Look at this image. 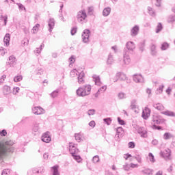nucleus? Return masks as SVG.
Segmentation results:
<instances>
[{
    "instance_id": "42",
    "label": "nucleus",
    "mask_w": 175,
    "mask_h": 175,
    "mask_svg": "<svg viewBox=\"0 0 175 175\" xmlns=\"http://www.w3.org/2000/svg\"><path fill=\"white\" fill-rule=\"evenodd\" d=\"M103 121L105 124H107V125H111V121H113V120H111V118H106L103 119Z\"/></svg>"
},
{
    "instance_id": "19",
    "label": "nucleus",
    "mask_w": 175,
    "mask_h": 175,
    "mask_svg": "<svg viewBox=\"0 0 175 175\" xmlns=\"http://www.w3.org/2000/svg\"><path fill=\"white\" fill-rule=\"evenodd\" d=\"M139 135H141L142 137H147V131L144 129V127H140L137 130Z\"/></svg>"
},
{
    "instance_id": "3",
    "label": "nucleus",
    "mask_w": 175,
    "mask_h": 175,
    "mask_svg": "<svg viewBox=\"0 0 175 175\" xmlns=\"http://www.w3.org/2000/svg\"><path fill=\"white\" fill-rule=\"evenodd\" d=\"M90 35H91V31L90 29H85L83 30L81 36L83 43H88L90 42Z\"/></svg>"
},
{
    "instance_id": "43",
    "label": "nucleus",
    "mask_w": 175,
    "mask_h": 175,
    "mask_svg": "<svg viewBox=\"0 0 175 175\" xmlns=\"http://www.w3.org/2000/svg\"><path fill=\"white\" fill-rule=\"evenodd\" d=\"M21 80H23V76L21 75H17L14 78V81L15 83H18V81H21Z\"/></svg>"
},
{
    "instance_id": "5",
    "label": "nucleus",
    "mask_w": 175,
    "mask_h": 175,
    "mask_svg": "<svg viewBox=\"0 0 175 175\" xmlns=\"http://www.w3.org/2000/svg\"><path fill=\"white\" fill-rule=\"evenodd\" d=\"M115 131H116L115 139L117 142H120V139L124 136V129L122 127H118L115 129Z\"/></svg>"
},
{
    "instance_id": "6",
    "label": "nucleus",
    "mask_w": 175,
    "mask_h": 175,
    "mask_svg": "<svg viewBox=\"0 0 175 175\" xmlns=\"http://www.w3.org/2000/svg\"><path fill=\"white\" fill-rule=\"evenodd\" d=\"M77 18L79 23H83L85 18H87V13L85 10L78 12L77 15Z\"/></svg>"
},
{
    "instance_id": "62",
    "label": "nucleus",
    "mask_w": 175,
    "mask_h": 175,
    "mask_svg": "<svg viewBox=\"0 0 175 175\" xmlns=\"http://www.w3.org/2000/svg\"><path fill=\"white\" fill-rule=\"evenodd\" d=\"M152 129H157V131H161L162 129V126H157L156 124L152 125Z\"/></svg>"
},
{
    "instance_id": "59",
    "label": "nucleus",
    "mask_w": 175,
    "mask_h": 175,
    "mask_svg": "<svg viewBox=\"0 0 175 175\" xmlns=\"http://www.w3.org/2000/svg\"><path fill=\"white\" fill-rule=\"evenodd\" d=\"M68 61L70 62V64L72 65V64H75V62L76 61L75 59V56L72 55L69 59Z\"/></svg>"
},
{
    "instance_id": "56",
    "label": "nucleus",
    "mask_w": 175,
    "mask_h": 175,
    "mask_svg": "<svg viewBox=\"0 0 175 175\" xmlns=\"http://www.w3.org/2000/svg\"><path fill=\"white\" fill-rule=\"evenodd\" d=\"M123 169L124 170H125V172H129L131 167L128 163H126L125 165H123Z\"/></svg>"
},
{
    "instance_id": "53",
    "label": "nucleus",
    "mask_w": 175,
    "mask_h": 175,
    "mask_svg": "<svg viewBox=\"0 0 175 175\" xmlns=\"http://www.w3.org/2000/svg\"><path fill=\"white\" fill-rule=\"evenodd\" d=\"M96 113L95 109H89L88 111V116H94Z\"/></svg>"
},
{
    "instance_id": "13",
    "label": "nucleus",
    "mask_w": 175,
    "mask_h": 175,
    "mask_svg": "<svg viewBox=\"0 0 175 175\" xmlns=\"http://www.w3.org/2000/svg\"><path fill=\"white\" fill-rule=\"evenodd\" d=\"M133 81L135 83H144V78L142 75H133Z\"/></svg>"
},
{
    "instance_id": "37",
    "label": "nucleus",
    "mask_w": 175,
    "mask_h": 175,
    "mask_svg": "<svg viewBox=\"0 0 175 175\" xmlns=\"http://www.w3.org/2000/svg\"><path fill=\"white\" fill-rule=\"evenodd\" d=\"M35 73L36 75L40 76L42 75H43V68H38L36 70H35Z\"/></svg>"
},
{
    "instance_id": "27",
    "label": "nucleus",
    "mask_w": 175,
    "mask_h": 175,
    "mask_svg": "<svg viewBox=\"0 0 175 175\" xmlns=\"http://www.w3.org/2000/svg\"><path fill=\"white\" fill-rule=\"evenodd\" d=\"M142 173H143V174H146V175H152V172H154V170H152V169H145L141 171Z\"/></svg>"
},
{
    "instance_id": "26",
    "label": "nucleus",
    "mask_w": 175,
    "mask_h": 175,
    "mask_svg": "<svg viewBox=\"0 0 175 175\" xmlns=\"http://www.w3.org/2000/svg\"><path fill=\"white\" fill-rule=\"evenodd\" d=\"M153 107L157 109V110L162 111L165 109V107L161 103H157L153 105Z\"/></svg>"
},
{
    "instance_id": "46",
    "label": "nucleus",
    "mask_w": 175,
    "mask_h": 175,
    "mask_svg": "<svg viewBox=\"0 0 175 175\" xmlns=\"http://www.w3.org/2000/svg\"><path fill=\"white\" fill-rule=\"evenodd\" d=\"M136 99H133L131 100V107L132 109V110H134V109H136Z\"/></svg>"
},
{
    "instance_id": "60",
    "label": "nucleus",
    "mask_w": 175,
    "mask_h": 175,
    "mask_svg": "<svg viewBox=\"0 0 175 175\" xmlns=\"http://www.w3.org/2000/svg\"><path fill=\"white\" fill-rule=\"evenodd\" d=\"M107 89V86H102L100 89H98V92H105V91H106V90Z\"/></svg>"
},
{
    "instance_id": "28",
    "label": "nucleus",
    "mask_w": 175,
    "mask_h": 175,
    "mask_svg": "<svg viewBox=\"0 0 175 175\" xmlns=\"http://www.w3.org/2000/svg\"><path fill=\"white\" fill-rule=\"evenodd\" d=\"M138 47L139 51L143 53L144 51V48L146 47V42L143 41L139 43Z\"/></svg>"
},
{
    "instance_id": "63",
    "label": "nucleus",
    "mask_w": 175,
    "mask_h": 175,
    "mask_svg": "<svg viewBox=\"0 0 175 175\" xmlns=\"http://www.w3.org/2000/svg\"><path fill=\"white\" fill-rule=\"evenodd\" d=\"M8 135V132L5 129H3L1 131H0V136H6Z\"/></svg>"
},
{
    "instance_id": "47",
    "label": "nucleus",
    "mask_w": 175,
    "mask_h": 175,
    "mask_svg": "<svg viewBox=\"0 0 175 175\" xmlns=\"http://www.w3.org/2000/svg\"><path fill=\"white\" fill-rule=\"evenodd\" d=\"M72 157H73L74 159H75L77 162H81V157H80L79 155L72 154Z\"/></svg>"
},
{
    "instance_id": "20",
    "label": "nucleus",
    "mask_w": 175,
    "mask_h": 175,
    "mask_svg": "<svg viewBox=\"0 0 175 175\" xmlns=\"http://www.w3.org/2000/svg\"><path fill=\"white\" fill-rule=\"evenodd\" d=\"M160 155L161 157H162V158H170L171 154H170V150H164L163 152H160Z\"/></svg>"
},
{
    "instance_id": "11",
    "label": "nucleus",
    "mask_w": 175,
    "mask_h": 175,
    "mask_svg": "<svg viewBox=\"0 0 175 175\" xmlns=\"http://www.w3.org/2000/svg\"><path fill=\"white\" fill-rule=\"evenodd\" d=\"M49 133H50L46 132L44 135H42L41 140L44 143H50V142H51V137H50V135Z\"/></svg>"
},
{
    "instance_id": "48",
    "label": "nucleus",
    "mask_w": 175,
    "mask_h": 175,
    "mask_svg": "<svg viewBox=\"0 0 175 175\" xmlns=\"http://www.w3.org/2000/svg\"><path fill=\"white\" fill-rule=\"evenodd\" d=\"M170 137H172V134H170V133H165L163 135V139L165 140H169V139H170Z\"/></svg>"
},
{
    "instance_id": "4",
    "label": "nucleus",
    "mask_w": 175,
    "mask_h": 175,
    "mask_svg": "<svg viewBox=\"0 0 175 175\" xmlns=\"http://www.w3.org/2000/svg\"><path fill=\"white\" fill-rule=\"evenodd\" d=\"M123 64L124 65H129L131 64V57L129 56V51L125 49L123 52Z\"/></svg>"
},
{
    "instance_id": "10",
    "label": "nucleus",
    "mask_w": 175,
    "mask_h": 175,
    "mask_svg": "<svg viewBox=\"0 0 175 175\" xmlns=\"http://www.w3.org/2000/svg\"><path fill=\"white\" fill-rule=\"evenodd\" d=\"M69 151L71 155H75V154H77V152H79V150L73 143L69 144Z\"/></svg>"
},
{
    "instance_id": "30",
    "label": "nucleus",
    "mask_w": 175,
    "mask_h": 175,
    "mask_svg": "<svg viewBox=\"0 0 175 175\" xmlns=\"http://www.w3.org/2000/svg\"><path fill=\"white\" fill-rule=\"evenodd\" d=\"M113 62H114V59H113L111 53H109V55H108L107 64V65H111L113 64Z\"/></svg>"
},
{
    "instance_id": "8",
    "label": "nucleus",
    "mask_w": 175,
    "mask_h": 175,
    "mask_svg": "<svg viewBox=\"0 0 175 175\" xmlns=\"http://www.w3.org/2000/svg\"><path fill=\"white\" fill-rule=\"evenodd\" d=\"M150 114H151V109L146 107L142 111V117L144 118V120H148V117H150Z\"/></svg>"
},
{
    "instance_id": "36",
    "label": "nucleus",
    "mask_w": 175,
    "mask_h": 175,
    "mask_svg": "<svg viewBox=\"0 0 175 175\" xmlns=\"http://www.w3.org/2000/svg\"><path fill=\"white\" fill-rule=\"evenodd\" d=\"M40 27V25L39 23H37L32 29L33 33H37L38 31H39Z\"/></svg>"
},
{
    "instance_id": "29",
    "label": "nucleus",
    "mask_w": 175,
    "mask_h": 175,
    "mask_svg": "<svg viewBox=\"0 0 175 175\" xmlns=\"http://www.w3.org/2000/svg\"><path fill=\"white\" fill-rule=\"evenodd\" d=\"M59 167L58 165H54L51 167L53 170V175H59V172L58 171V168Z\"/></svg>"
},
{
    "instance_id": "58",
    "label": "nucleus",
    "mask_w": 175,
    "mask_h": 175,
    "mask_svg": "<svg viewBox=\"0 0 175 175\" xmlns=\"http://www.w3.org/2000/svg\"><path fill=\"white\" fill-rule=\"evenodd\" d=\"M88 12L90 16H92V14L94 13V7H89L88 9Z\"/></svg>"
},
{
    "instance_id": "7",
    "label": "nucleus",
    "mask_w": 175,
    "mask_h": 175,
    "mask_svg": "<svg viewBox=\"0 0 175 175\" xmlns=\"http://www.w3.org/2000/svg\"><path fill=\"white\" fill-rule=\"evenodd\" d=\"M126 49H124V50H127V51H133V50L136 49V45L134 42L129 41L126 44Z\"/></svg>"
},
{
    "instance_id": "22",
    "label": "nucleus",
    "mask_w": 175,
    "mask_h": 175,
    "mask_svg": "<svg viewBox=\"0 0 175 175\" xmlns=\"http://www.w3.org/2000/svg\"><path fill=\"white\" fill-rule=\"evenodd\" d=\"M111 12V8H110V7L105 8L103 11V16H104V17H107V16L110 14Z\"/></svg>"
},
{
    "instance_id": "18",
    "label": "nucleus",
    "mask_w": 175,
    "mask_h": 175,
    "mask_svg": "<svg viewBox=\"0 0 175 175\" xmlns=\"http://www.w3.org/2000/svg\"><path fill=\"white\" fill-rule=\"evenodd\" d=\"M93 81H94L96 85L100 86L102 84L100 82V77L98 75H94L92 76Z\"/></svg>"
},
{
    "instance_id": "2",
    "label": "nucleus",
    "mask_w": 175,
    "mask_h": 175,
    "mask_svg": "<svg viewBox=\"0 0 175 175\" xmlns=\"http://www.w3.org/2000/svg\"><path fill=\"white\" fill-rule=\"evenodd\" d=\"M76 94L77 96H88L91 94V85H84L82 87H79L76 90Z\"/></svg>"
},
{
    "instance_id": "45",
    "label": "nucleus",
    "mask_w": 175,
    "mask_h": 175,
    "mask_svg": "<svg viewBox=\"0 0 175 175\" xmlns=\"http://www.w3.org/2000/svg\"><path fill=\"white\" fill-rule=\"evenodd\" d=\"M175 21V15H170L167 18V23H174Z\"/></svg>"
},
{
    "instance_id": "49",
    "label": "nucleus",
    "mask_w": 175,
    "mask_h": 175,
    "mask_svg": "<svg viewBox=\"0 0 175 175\" xmlns=\"http://www.w3.org/2000/svg\"><path fill=\"white\" fill-rule=\"evenodd\" d=\"M118 96L119 99H125V98H126V94L124 92H120L118 94Z\"/></svg>"
},
{
    "instance_id": "34",
    "label": "nucleus",
    "mask_w": 175,
    "mask_h": 175,
    "mask_svg": "<svg viewBox=\"0 0 175 175\" xmlns=\"http://www.w3.org/2000/svg\"><path fill=\"white\" fill-rule=\"evenodd\" d=\"M169 43L167 42H163L162 44H161V50L163 51L165 50H167V49H169Z\"/></svg>"
},
{
    "instance_id": "39",
    "label": "nucleus",
    "mask_w": 175,
    "mask_h": 175,
    "mask_svg": "<svg viewBox=\"0 0 175 175\" xmlns=\"http://www.w3.org/2000/svg\"><path fill=\"white\" fill-rule=\"evenodd\" d=\"M16 5L18 7L19 10H24L25 12H27V8H25V6L21 4V3H17Z\"/></svg>"
},
{
    "instance_id": "64",
    "label": "nucleus",
    "mask_w": 175,
    "mask_h": 175,
    "mask_svg": "<svg viewBox=\"0 0 175 175\" xmlns=\"http://www.w3.org/2000/svg\"><path fill=\"white\" fill-rule=\"evenodd\" d=\"M135 142H131L129 143V148H135Z\"/></svg>"
},
{
    "instance_id": "24",
    "label": "nucleus",
    "mask_w": 175,
    "mask_h": 175,
    "mask_svg": "<svg viewBox=\"0 0 175 175\" xmlns=\"http://www.w3.org/2000/svg\"><path fill=\"white\" fill-rule=\"evenodd\" d=\"M161 114H163L164 116H167V117H175V113L172 111H162Z\"/></svg>"
},
{
    "instance_id": "12",
    "label": "nucleus",
    "mask_w": 175,
    "mask_h": 175,
    "mask_svg": "<svg viewBox=\"0 0 175 175\" xmlns=\"http://www.w3.org/2000/svg\"><path fill=\"white\" fill-rule=\"evenodd\" d=\"M84 77H85V74L84 73V71L78 73L77 79L79 84H84Z\"/></svg>"
},
{
    "instance_id": "33",
    "label": "nucleus",
    "mask_w": 175,
    "mask_h": 175,
    "mask_svg": "<svg viewBox=\"0 0 175 175\" xmlns=\"http://www.w3.org/2000/svg\"><path fill=\"white\" fill-rule=\"evenodd\" d=\"M58 94H59V90H56L50 94V96L52 98H57V96H58Z\"/></svg>"
},
{
    "instance_id": "44",
    "label": "nucleus",
    "mask_w": 175,
    "mask_h": 175,
    "mask_svg": "<svg viewBox=\"0 0 175 175\" xmlns=\"http://www.w3.org/2000/svg\"><path fill=\"white\" fill-rule=\"evenodd\" d=\"M148 11L150 16H152V17L155 16V12L152 10V8L148 7Z\"/></svg>"
},
{
    "instance_id": "52",
    "label": "nucleus",
    "mask_w": 175,
    "mask_h": 175,
    "mask_svg": "<svg viewBox=\"0 0 175 175\" xmlns=\"http://www.w3.org/2000/svg\"><path fill=\"white\" fill-rule=\"evenodd\" d=\"M77 32V27H74L71 29L70 33L72 36L74 35H76V33Z\"/></svg>"
},
{
    "instance_id": "15",
    "label": "nucleus",
    "mask_w": 175,
    "mask_h": 175,
    "mask_svg": "<svg viewBox=\"0 0 175 175\" xmlns=\"http://www.w3.org/2000/svg\"><path fill=\"white\" fill-rule=\"evenodd\" d=\"M32 111L33 114L40 115L43 114V111H44V109L42 108L41 107H34L32 108Z\"/></svg>"
},
{
    "instance_id": "17",
    "label": "nucleus",
    "mask_w": 175,
    "mask_h": 175,
    "mask_svg": "<svg viewBox=\"0 0 175 175\" xmlns=\"http://www.w3.org/2000/svg\"><path fill=\"white\" fill-rule=\"evenodd\" d=\"M139 27L137 25H135L131 30V36L133 37L137 36L139 33Z\"/></svg>"
},
{
    "instance_id": "32",
    "label": "nucleus",
    "mask_w": 175,
    "mask_h": 175,
    "mask_svg": "<svg viewBox=\"0 0 175 175\" xmlns=\"http://www.w3.org/2000/svg\"><path fill=\"white\" fill-rule=\"evenodd\" d=\"M163 28V26H162V23H159L157 26L156 33H159V32L162 31Z\"/></svg>"
},
{
    "instance_id": "61",
    "label": "nucleus",
    "mask_w": 175,
    "mask_h": 175,
    "mask_svg": "<svg viewBox=\"0 0 175 175\" xmlns=\"http://www.w3.org/2000/svg\"><path fill=\"white\" fill-rule=\"evenodd\" d=\"M33 132H38V131H39V124H34L33 127Z\"/></svg>"
},
{
    "instance_id": "31",
    "label": "nucleus",
    "mask_w": 175,
    "mask_h": 175,
    "mask_svg": "<svg viewBox=\"0 0 175 175\" xmlns=\"http://www.w3.org/2000/svg\"><path fill=\"white\" fill-rule=\"evenodd\" d=\"M116 77H119L120 80H126V75L122 72H119L116 75Z\"/></svg>"
},
{
    "instance_id": "40",
    "label": "nucleus",
    "mask_w": 175,
    "mask_h": 175,
    "mask_svg": "<svg viewBox=\"0 0 175 175\" xmlns=\"http://www.w3.org/2000/svg\"><path fill=\"white\" fill-rule=\"evenodd\" d=\"M137 161L138 163H142V154H136L135 156L133 157Z\"/></svg>"
},
{
    "instance_id": "55",
    "label": "nucleus",
    "mask_w": 175,
    "mask_h": 175,
    "mask_svg": "<svg viewBox=\"0 0 175 175\" xmlns=\"http://www.w3.org/2000/svg\"><path fill=\"white\" fill-rule=\"evenodd\" d=\"M118 122L120 125H125V121L120 117H118Z\"/></svg>"
},
{
    "instance_id": "16",
    "label": "nucleus",
    "mask_w": 175,
    "mask_h": 175,
    "mask_svg": "<svg viewBox=\"0 0 175 175\" xmlns=\"http://www.w3.org/2000/svg\"><path fill=\"white\" fill-rule=\"evenodd\" d=\"M48 25L49 27V32H53V29H54V27L55 25V21L54 18H50L48 21Z\"/></svg>"
},
{
    "instance_id": "1",
    "label": "nucleus",
    "mask_w": 175,
    "mask_h": 175,
    "mask_svg": "<svg viewBox=\"0 0 175 175\" xmlns=\"http://www.w3.org/2000/svg\"><path fill=\"white\" fill-rule=\"evenodd\" d=\"M14 144L13 141H3L0 139V162H3V159L10 154L14 152V148L12 147Z\"/></svg>"
},
{
    "instance_id": "38",
    "label": "nucleus",
    "mask_w": 175,
    "mask_h": 175,
    "mask_svg": "<svg viewBox=\"0 0 175 175\" xmlns=\"http://www.w3.org/2000/svg\"><path fill=\"white\" fill-rule=\"evenodd\" d=\"M79 75V71L76 69H73L70 72V77H75L76 75Z\"/></svg>"
},
{
    "instance_id": "14",
    "label": "nucleus",
    "mask_w": 175,
    "mask_h": 175,
    "mask_svg": "<svg viewBox=\"0 0 175 175\" xmlns=\"http://www.w3.org/2000/svg\"><path fill=\"white\" fill-rule=\"evenodd\" d=\"M9 61L10 62H7V65H10L11 68L14 67V66L16 65V62L17 61L16 59V57H14V55L10 56Z\"/></svg>"
},
{
    "instance_id": "51",
    "label": "nucleus",
    "mask_w": 175,
    "mask_h": 175,
    "mask_svg": "<svg viewBox=\"0 0 175 175\" xmlns=\"http://www.w3.org/2000/svg\"><path fill=\"white\" fill-rule=\"evenodd\" d=\"M75 140L80 143L81 142V135L80 134H75Z\"/></svg>"
},
{
    "instance_id": "41",
    "label": "nucleus",
    "mask_w": 175,
    "mask_h": 175,
    "mask_svg": "<svg viewBox=\"0 0 175 175\" xmlns=\"http://www.w3.org/2000/svg\"><path fill=\"white\" fill-rule=\"evenodd\" d=\"M148 157L150 161L152 162V163H154V162H155V157H154V154H152V153L149 152Z\"/></svg>"
},
{
    "instance_id": "50",
    "label": "nucleus",
    "mask_w": 175,
    "mask_h": 175,
    "mask_svg": "<svg viewBox=\"0 0 175 175\" xmlns=\"http://www.w3.org/2000/svg\"><path fill=\"white\" fill-rule=\"evenodd\" d=\"M1 18L4 21V25H6L8 24V15H1Z\"/></svg>"
},
{
    "instance_id": "35",
    "label": "nucleus",
    "mask_w": 175,
    "mask_h": 175,
    "mask_svg": "<svg viewBox=\"0 0 175 175\" xmlns=\"http://www.w3.org/2000/svg\"><path fill=\"white\" fill-rule=\"evenodd\" d=\"M163 88H165V85H161L159 86V88H157L156 94H162V92H163Z\"/></svg>"
},
{
    "instance_id": "21",
    "label": "nucleus",
    "mask_w": 175,
    "mask_h": 175,
    "mask_svg": "<svg viewBox=\"0 0 175 175\" xmlns=\"http://www.w3.org/2000/svg\"><path fill=\"white\" fill-rule=\"evenodd\" d=\"M4 44L7 46V47L10 44V33H6L5 36H4L3 39Z\"/></svg>"
},
{
    "instance_id": "23",
    "label": "nucleus",
    "mask_w": 175,
    "mask_h": 175,
    "mask_svg": "<svg viewBox=\"0 0 175 175\" xmlns=\"http://www.w3.org/2000/svg\"><path fill=\"white\" fill-rule=\"evenodd\" d=\"M151 55H157V45L151 44L150 45Z\"/></svg>"
},
{
    "instance_id": "54",
    "label": "nucleus",
    "mask_w": 175,
    "mask_h": 175,
    "mask_svg": "<svg viewBox=\"0 0 175 175\" xmlns=\"http://www.w3.org/2000/svg\"><path fill=\"white\" fill-rule=\"evenodd\" d=\"M92 161L94 163H98L99 162V156L96 155L92 158Z\"/></svg>"
},
{
    "instance_id": "57",
    "label": "nucleus",
    "mask_w": 175,
    "mask_h": 175,
    "mask_svg": "<svg viewBox=\"0 0 175 175\" xmlns=\"http://www.w3.org/2000/svg\"><path fill=\"white\" fill-rule=\"evenodd\" d=\"M10 173V170L5 169L3 170L1 175H9Z\"/></svg>"
},
{
    "instance_id": "9",
    "label": "nucleus",
    "mask_w": 175,
    "mask_h": 175,
    "mask_svg": "<svg viewBox=\"0 0 175 175\" xmlns=\"http://www.w3.org/2000/svg\"><path fill=\"white\" fill-rule=\"evenodd\" d=\"M152 121L154 122V124H157V125H159V124H163L166 120L165 119H161V116L158 115H154L152 117Z\"/></svg>"
},
{
    "instance_id": "25",
    "label": "nucleus",
    "mask_w": 175,
    "mask_h": 175,
    "mask_svg": "<svg viewBox=\"0 0 175 175\" xmlns=\"http://www.w3.org/2000/svg\"><path fill=\"white\" fill-rule=\"evenodd\" d=\"M3 94L4 95H9L10 94V87L4 85L3 88Z\"/></svg>"
}]
</instances>
